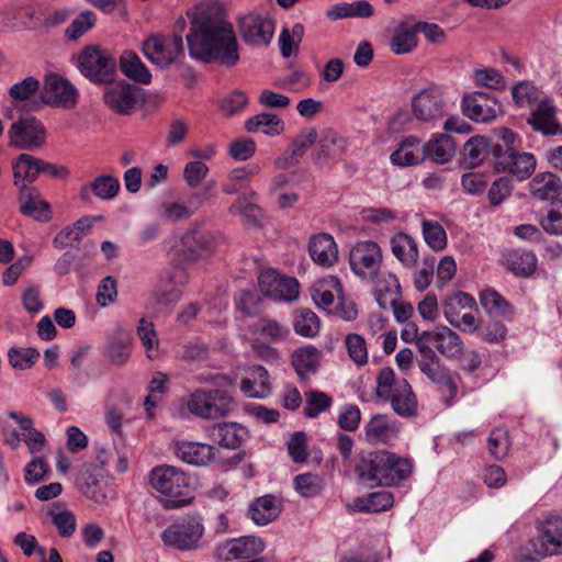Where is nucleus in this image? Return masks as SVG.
I'll return each mask as SVG.
<instances>
[{
	"mask_svg": "<svg viewBox=\"0 0 562 562\" xmlns=\"http://www.w3.org/2000/svg\"><path fill=\"white\" fill-rule=\"evenodd\" d=\"M316 140L317 145L313 155L316 165H324L328 160L340 158L348 147L347 139L333 130L323 131Z\"/></svg>",
	"mask_w": 562,
	"mask_h": 562,
	"instance_id": "obj_23",
	"label": "nucleus"
},
{
	"mask_svg": "<svg viewBox=\"0 0 562 562\" xmlns=\"http://www.w3.org/2000/svg\"><path fill=\"white\" fill-rule=\"evenodd\" d=\"M214 446L196 441H177L175 453L182 462L194 467H206L216 458Z\"/></svg>",
	"mask_w": 562,
	"mask_h": 562,
	"instance_id": "obj_21",
	"label": "nucleus"
},
{
	"mask_svg": "<svg viewBox=\"0 0 562 562\" xmlns=\"http://www.w3.org/2000/svg\"><path fill=\"white\" fill-rule=\"evenodd\" d=\"M311 258L321 267H331L338 258L337 245L331 235L322 233L310 240L308 246Z\"/></svg>",
	"mask_w": 562,
	"mask_h": 562,
	"instance_id": "obj_29",
	"label": "nucleus"
},
{
	"mask_svg": "<svg viewBox=\"0 0 562 562\" xmlns=\"http://www.w3.org/2000/svg\"><path fill=\"white\" fill-rule=\"evenodd\" d=\"M499 150V148L497 149ZM497 159H494V168L497 172H506L515 176L518 180L529 178L536 169V158L530 153L497 151Z\"/></svg>",
	"mask_w": 562,
	"mask_h": 562,
	"instance_id": "obj_16",
	"label": "nucleus"
},
{
	"mask_svg": "<svg viewBox=\"0 0 562 562\" xmlns=\"http://www.w3.org/2000/svg\"><path fill=\"white\" fill-rule=\"evenodd\" d=\"M533 198L540 201L557 199L562 192V183L558 176L551 172L538 173L529 183Z\"/></svg>",
	"mask_w": 562,
	"mask_h": 562,
	"instance_id": "obj_39",
	"label": "nucleus"
},
{
	"mask_svg": "<svg viewBox=\"0 0 562 562\" xmlns=\"http://www.w3.org/2000/svg\"><path fill=\"white\" fill-rule=\"evenodd\" d=\"M385 280L387 281V286H383L379 282L376 288H374L375 301L383 310L393 308L401 290L400 282L394 274H387Z\"/></svg>",
	"mask_w": 562,
	"mask_h": 562,
	"instance_id": "obj_54",
	"label": "nucleus"
},
{
	"mask_svg": "<svg viewBox=\"0 0 562 562\" xmlns=\"http://www.w3.org/2000/svg\"><path fill=\"white\" fill-rule=\"evenodd\" d=\"M78 68L90 81L109 83L113 78L116 63L108 50L88 46L78 57Z\"/></svg>",
	"mask_w": 562,
	"mask_h": 562,
	"instance_id": "obj_5",
	"label": "nucleus"
},
{
	"mask_svg": "<svg viewBox=\"0 0 562 562\" xmlns=\"http://www.w3.org/2000/svg\"><path fill=\"white\" fill-rule=\"evenodd\" d=\"M507 268L518 277L531 276L537 267V257L532 251L514 250L507 254Z\"/></svg>",
	"mask_w": 562,
	"mask_h": 562,
	"instance_id": "obj_47",
	"label": "nucleus"
},
{
	"mask_svg": "<svg viewBox=\"0 0 562 562\" xmlns=\"http://www.w3.org/2000/svg\"><path fill=\"white\" fill-rule=\"evenodd\" d=\"M510 441L508 432L504 428H495L487 439L490 454L496 460H502L508 454Z\"/></svg>",
	"mask_w": 562,
	"mask_h": 562,
	"instance_id": "obj_58",
	"label": "nucleus"
},
{
	"mask_svg": "<svg viewBox=\"0 0 562 562\" xmlns=\"http://www.w3.org/2000/svg\"><path fill=\"white\" fill-rule=\"evenodd\" d=\"M355 472L359 482L369 488L391 487L411 476L413 462L390 451H371L359 456Z\"/></svg>",
	"mask_w": 562,
	"mask_h": 562,
	"instance_id": "obj_2",
	"label": "nucleus"
},
{
	"mask_svg": "<svg viewBox=\"0 0 562 562\" xmlns=\"http://www.w3.org/2000/svg\"><path fill=\"white\" fill-rule=\"evenodd\" d=\"M418 368L432 383L439 384L441 387L446 389L448 392L446 403L450 405L457 396L458 384L450 371L442 366L441 360L439 359L429 363H420V367Z\"/></svg>",
	"mask_w": 562,
	"mask_h": 562,
	"instance_id": "obj_34",
	"label": "nucleus"
},
{
	"mask_svg": "<svg viewBox=\"0 0 562 562\" xmlns=\"http://www.w3.org/2000/svg\"><path fill=\"white\" fill-rule=\"evenodd\" d=\"M204 526L201 517H188L170 525L161 533L164 543L177 550H193L201 546Z\"/></svg>",
	"mask_w": 562,
	"mask_h": 562,
	"instance_id": "obj_6",
	"label": "nucleus"
},
{
	"mask_svg": "<svg viewBox=\"0 0 562 562\" xmlns=\"http://www.w3.org/2000/svg\"><path fill=\"white\" fill-rule=\"evenodd\" d=\"M245 128L249 133L261 132L268 136H277L284 131V122L276 114L263 112L248 119Z\"/></svg>",
	"mask_w": 562,
	"mask_h": 562,
	"instance_id": "obj_44",
	"label": "nucleus"
},
{
	"mask_svg": "<svg viewBox=\"0 0 562 562\" xmlns=\"http://www.w3.org/2000/svg\"><path fill=\"white\" fill-rule=\"evenodd\" d=\"M294 486L303 497H313L323 490V480L313 473L299 474L294 479Z\"/></svg>",
	"mask_w": 562,
	"mask_h": 562,
	"instance_id": "obj_59",
	"label": "nucleus"
},
{
	"mask_svg": "<svg viewBox=\"0 0 562 562\" xmlns=\"http://www.w3.org/2000/svg\"><path fill=\"white\" fill-rule=\"evenodd\" d=\"M492 145L484 136L471 137L463 146V160L470 167L479 166L491 153Z\"/></svg>",
	"mask_w": 562,
	"mask_h": 562,
	"instance_id": "obj_48",
	"label": "nucleus"
},
{
	"mask_svg": "<svg viewBox=\"0 0 562 562\" xmlns=\"http://www.w3.org/2000/svg\"><path fill=\"white\" fill-rule=\"evenodd\" d=\"M187 281L188 276L186 271L180 267H176L168 276V282L161 283L155 289L154 296L157 303L165 306L176 304L182 295L181 286L186 284Z\"/></svg>",
	"mask_w": 562,
	"mask_h": 562,
	"instance_id": "obj_28",
	"label": "nucleus"
},
{
	"mask_svg": "<svg viewBox=\"0 0 562 562\" xmlns=\"http://www.w3.org/2000/svg\"><path fill=\"white\" fill-rule=\"evenodd\" d=\"M374 13V9L367 0H358L355 2H340L333 5L326 16L333 21L346 18H370Z\"/></svg>",
	"mask_w": 562,
	"mask_h": 562,
	"instance_id": "obj_41",
	"label": "nucleus"
},
{
	"mask_svg": "<svg viewBox=\"0 0 562 562\" xmlns=\"http://www.w3.org/2000/svg\"><path fill=\"white\" fill-rule=\"evenodd\" d=\"M243 40L254 46H267L274 33V23L267 16L250 12L239 19Z\"/></svg>",
	"mask_w": 562,
	"mask_h": 562,
	"instance_id": "obj_15",
	"label": "nucleus"
},
{
	"mask_svg": "<svg viewBox=\"0 0 562 562\" xmlns=\"http://www.w3.org/2000/svg\"><path fill=\"white\" fill-rule=\"evenodd\" d=\"M322 352L312 345L297 348L292 353V366L301 380H307L318 370Z\"/></svg>",
	"mask_w": 562,
	"mask_h": 562,
	"instance_id": "obj_32",
	"label": "nucleus"
},
{
	"mask_svg": "<svg viewBox=\"0 0 562 562\" xmlns=\"http://www.w3.org/2000/svg\"><path fill=\"white\" fill-rule=\"evenodd\" d=\"M122 72L130 79L142 85H148L151 74L137 54L133 50H124L120 57Z\"/></svg>",
	"mask_w": 562,
	"mask_h": 562,
	"instance_id": "obj_42",
	"label": "nucleus"
},
{
	"mask_svg": "<svg viewBox=\"0 0 562 562\" xmlns=\"http://www.w3.org/2000/svg\"><path fill=\"white\" fill-rule=\"evenodd\" d=\"M13 120L8 131L10 145L19 149L32 148L35 145L34 112H14Z\"/></svg>",
	"mask_w": 562,
	"mask_h": 562,
	"instance_id": "obj_19",
	"label": "nucleus"
},
{
	"mask_svg": "<svg viewBox=\"0 0 562 562\" xmlns=\"http://www.w3.org/2000/svg\"><path fill=\"white\" fill-rule=\"evenodd\" d=\"M412 109L416 120L435 124L445 116L447 101L438 87L429 86L413 97Z\"/></svg>",
	"mask_w": 562,
	"mask_h": 562,
	"instance_id": "obj_9",
	"label": "nucleus"
},
{
	"mask_svg": "<svg viewBox=\"0 0 562 562\" xmlns=\"http://www.w3.org/2000/svg\"><path fill=\"white\" fill-rule=\"evenodd\" d=\"M137 336L147 351V357L153 359L154 356L150 352L157 349L159 345L154 323L145 318H140L137 326Z\"/></svg>",
	"mask_w": 562,
	"mask_h": 562,
	"instance_id": "obj_63",
	"label": "nucleus"
},
{
	"mask_svg": "<svg viewBox=\"0 0 562 562\" xmlns=\"http://www.w3.org/2000/svg\"><path fill=\"white\" fill-rule=\"evenodd\" d=\"M331 404V396L318 390H311L305 393L303 413L307 418H316L322 413L328 411Z\"/></svg>",
	"mask_w": 562,
	"mask_h": 562,
	"instance_id": "obj_55",
	"label": "nucleus"
},
{
	"mask_svg": "<svg viewBox=\"0 0 562 562\" xmlns=\"http://www.w3.org/2000/svg\"><path fill=\"white\" fill-rule=\"evenodd\" d=\"M282 509L281 503L273 495H263L256 498L248 508V517L258 526H266L274 521Z\"/></svg>",
	"mask_w": 562,
	"mask_h": 562,
	"instance_id": "obj_30",
	"label": "nucleus"
},
{
	"mask_svg": "<svg viewBox=\"0 0 562 562\" xmlns=\"http://www.w3.org/2000/svg\"><path fill=\"white\" fill-rule=\"evenodd\" d=\"M390 400L395 413L403 417H412L417 413V400L406 379H397Z\"/></svg>",
	"mask_w": 562,
	"mask_h": 562,
	"instance_id": "obj_27",
	"label": "nucleus"
},
{
	"mask_svg": "<svg viewBox=\"0 0 562 562\" xmlns=\"http://www.w3.org/2000/svg\"><path fill=\"white\" fill-rule=\"evenodd\" d=\"M342 294V286L337 277L329 276L313 284L311 295L317 306L329 308L335 301V296Z\"/></svg>",
	"mask_w": 562,
	"mask_h": 562,
	"instance_id": "obj_40",
	"label": "nucleus"
},
{
	"mask_svg": "<svg viewBox=\"0 0 562 562\" xmlns=\"http://www.w3.org/2000/svg\"><path fill=\"white\" fill-rule=\"evenodd\" d=\"M426 159L437 164L448 162L456 153V145L452 137L438 135L424 145Z\"/></svg>",
	"mask_w": 562,
	"mask_h": 562,
	"instance_id": "obj_45",
	"label": "nucleus"
},
{
	"mask_svg": "<svg viewBox=\"0 0 562 562\" xmlns=\"http://www.w3.org/2000/svg\"><path fill=\"white\" fill-rule=\"evenodd\" d=\"M13 186L18 191L20 212L25 216L35 215V158L21 154L12 161Z\"/></svg>",
	"mask_w": 562,
	"mask_h": 562,
	"instance_id": "obj_4",
	"label": "nucleus"
},
{
	"mask_svg": "<svg viewBox=\"0 0 562 562\" xmlns=\"http://www.w3.org/2000/svg\"><path fill=\"white\" fill-rule=\"evenodd\" d=\"M40 99L47 105L72 110L77 106L79 92L69 80L52 72L44 78Z\"/></svg>",
	"mask_w": 562,
	"mask_h": 562,
	"instance_id": "obj_7",
	"label": "nucleus"
},
{
	"mask_svg": "<svg viewBox=\"0 0 562 562\" xmlns=\"http://www.w3.org/2000/svg\"><path fill=\"white\" fill-rule=\"evenodd\" d=\"M207 395H210L207 406L212 411L209 419L225 417L234 409V400L226 391L218 389L209 390Z\"/></svg>",
	"mask_w": 562,
	"mask_h": 562,
	"instance_id": "obj_52",
	"label": "nucleus"
},
{
	"mask_svg": "<svg viewBox=\"0 0 562 562\" xmlns=\"http://www.w3.org/2000/svg\"><path fill=\"white\" fill-rule=\"evenodd\" d=\"M35 94V78L27 77L13 85L9 89L11 98V108L8 110V117L13 120L14 112H34L35 101L32 99Z\"/></svg>",
	"mask_w": 562,
	"mask_h": 562,
	"instance_id": "obj_25",
	"label": "nucleus"
},
{
	"mask_svg": "<svg viewBox=\"0 0 562 562\" xmlns=\"http://www.w3.org/2000/svg\"><path fill=\"white\" fill-rule=\"evenodd\" d=\"M423 236L426 244L436 251L442 250L447 246L446 231L436 221L425 220L423 222Z\"/></svg>",
	"mask_w": 562,
	"mask_h": 562,
	"instance_id": "obj_57",
	"label": "nucleus"
},
{
	"mask_svg": "<svg viewBox=\"0 0 562 562\" xmlns=\"http://www.w3.org/2000/svg\"><path fill=\"white\" fill-rule=\"evenodd\" d=\"M151 487L160 494V503L167 509L183 507L193 499L190 477L171 465L156 467L150 471Z\"/></svg>",
	"mask_w": 562,
	"mask_h": 562,
	"instance_id": "obj_3",
	"label": "nucleus"
},
{
	"mask_svg": "<svg viewBox=\"0 0 562 562\" xmlns=\"http://www.w3.org/2000/svg\"><path fill=\"white\" fill-rule=\"evenodd\" d=\"M319 327V318L313 311L302 308L296 312L293 328L297 335L313 338L318 334Z\"/></svg>",
	"mask_w": 562,
	"mask_h": 562,
	"instance_id": "obj_51",
	"label": "nucleus"
},
{
	"mask_svg": "<svg viewBox=\"0 0 562 562\" xmlns=\"http://www.w3.org/2000/svg\"><path fill=\"white\" fill-rule=\"evenodd\" d=\"M95 23V13L91 10H85L65 30V35L68 40L76 41L90 31Z\"/></svg>",
	"mask_w": 562,
	"mask_h": 562,
	"instance_id": "obj_56",
	"label": "nucleus"
},
{
	"mask_svg": "<svg viewBox=\"0 0 562 562\" xmlns=\"http://www.w3.org/2000/svg\"><path fill=\"white\" fill-rule=\"evenodd\" d=\"M142 90L124 80L110 83L103 90L104 104L114 113L131 115L137 108Z\"/></svg>",
	"mask_w": 562,
	"mask_h": 562,
	"instance_id": "obj_11",
	"label": "nucleus"
},
{
	"mask_svg": "<svg viewBox=\"0 0 562 562\" xmlns=\"http://www.w3.org/2000/svg\"><path fill=\"white\" fill-rule=\"evenodd\" d=\"M252 334H260L272 341L284 340L290 335L288 326L281 324L279 321L268 317H262L249 326Z\"/></svg>",
	"mask_w": 562,
	"mask_h": 562,
	"instance_id": "obj_49",
	"label": "nucleus"
},
{
	"mask_svg": "<svg viewBox=\"0 0 562 562\" xmlns=\"http://www.w3.org/2000/svg\"><path fill=\"white\" fill-rule=\"evenodd\" d=\"M527 123L531 126L532 131L541 133L543 136L562 135V125L557 117V109L549 101L540 102L531 111Z\"/></svg>",
	"mask_w": 562,
	"mask_h": 562,
	"instance_id": "obj_20",
	"label": "nucleus"
},
{
	"mask_svg": "<svg viewBox=\"0 0 562 562\" xmlns=\"http://www.w3.org/2000/svg\"><path fill=\"white\" fill-rule=\"evenodd\" d=\"M416 25H401L391 40V49L396 55L412 52L417 46Z\"/></svg>",
	"mask_w": 562,
	"mask_h": 562,
	"instance_id": "obj_50",
	"label": "nucleus"
},
{
	"mask_svg": "<svg viewBox=\"0 0 562 562\" xmlns=\"http://www.w3.org/2000/svg\"><path fill=\"white\" fill-rule=\"evenodd\" d=\"M425 337H428L436 350L447 359L459 358L463 351V341L460 336L451 328L440 325L432 330H425Z\"/></svg>",
	"mask_w": 562,
	"mask_h": 562,
	"instance_id": "obj_22",
	"label": "nucleus"
},
{
	"mask_svg": "<svg viewBox=\"0 0 562 562\" xmlns=\"http://www.w3.org/2000/svg\"><path fill=\"white\" fill-rule=\"evenodd\" d=\"M462 113L476 123H487L503 114L501 102L485 92L465 94L461 101Z\"/></svg>",
	"mask_w": 562,
	"mask_h": 562,
	"instance_id": "obj_12",
	"label": "nucleus"
},
{
	"mask_svg": "<svg viewBox=\"0 0 562 562\" xmlns=\"http://www.w3.org/2000/svg\"><path fill=\"white\" fill-rule=\"evenodd\" d=\"M476 305L474 297L464 292H458L448 296L442 303V311L447 322L460 328L459 316L463 310H471Z\"/></svg>",
	"mask_w": 562,
	"mask_h": 562,
	"instance_id": "obj_43",
	"label": "nucleus"
},
{
	"mask_svg": "<svg viewBox=\"0 0 562 562\" xmlns=\"http://www.w3.org/2000/svg\"><path fill=\"white\" fill-rule=\"evenodd\" d=\"M265 549L263 541L254 536L231 539L222 547L221 555L226 561L246 560L259 554Z\"/></svg>",
	"mask_w": 562,
	"mask_h": 562,
	"instance_id": "obj_24",
	"label": "nucleus"
},
{
	"mask_svg": "<svg viewBox=\"0 0 562 562\" xmlns=\"http://www.w3.org/2000/svg\"><path fill=\"white\" fill-rule=\"evenodd\" d=\"M207 200L206 193H194L189 200V205H183L178 202H164L158 207V214L161 218L169 222H179L187 220L191 216L193 206L194 210L200 207Z\"/></svg>",
	"mask_w": 562,
	"mask_h": 562,
	"instance_id": "obj_36",
	"label": "nucleus"
},
{
	"mask_svg": "<svg viewBox=\"0 0 562 562\" xmlns=\"http://www.w3.org/2000/svg\"><path fill=\"white\" fill-rule=\"evenodd\" d=\"M346 348L350 359L357 366H364L368 362L367 344L359 334H349L345 339Z\"/></svg>",
	"mask_w": 562,
	"mask_h": 562,
	"instance_id": "obj_60",
	"label": "nucleus"
},
{
	"mask_svg": "<svg viewBox=\"0 0 562 562\" xmlns=\"http://www.w3.org/2000/svg\"><path fill=\"white\" fill-rule=\"evenodd\" d=\"M473 78L476 86L494 90H503L506 88L504 77L494 68L476 69L473 72Z\"/></svg>",
	"mask_w": 562,
	"mask_h": 562,
	"instance_id": "obj_61",
	"label": "nucleus"
},
{
	"mask_svg": "<svg viewBox=\"0 0 562 562\" xmlns=\"http://www.w3.org/2000/svg\"><path fill=\"white\" fill-rule=\"evenodd\" d=\"M207 435L225 448L237 449L248 438V430L237 423H221L210 426Z\"/></svg>",
	"mask_w": 562,
	"mask_h": 562,
	"instance_id": "obj_26",
	"label": "nucleus"
},
{
	"mask_svg": "<svg viewBox=\"0 0 562 562\" xmlns=\"http://www.w3.org/2000/svg\"><path fill=\"white\" fill-rule=\"evenodd\" d=\"M209 401L210 395H207L206 390H196L188 396L187 408L193 415L209 419V416L212 414L211 408L207 406Z\"/></svg>",
	"mask_w": 562,
	"mask_h": 562,
	"instance_id": "obj_62",
	"label": "nucleus"
},
{
	"mask_svg": "<svg viewBox=\"0 0 562 562\" xmlns=\"http://www.w3.org/2000/svg\"><path fill=\"white\" fill-rule=\"evenodd\" d=\"M189 54L202 63L233 67L239 60V46L232 23L201 11L191 22L187 35Z\"/></svg>",
	"mask_w": 562,
	"mask_h": 562,
	"instance_id": "obj_1",
	"label": "nucleus"
},
{
	"mask_svg": "<svg viewBox=\"0 0 562 562\" xmlns=\"http://www.w3.org/2000/svg\"><path fill=\"white\" fill-rule=\"evenodd\" d=\"M533 552L541 558L562 554V517L553 516L543 520L532 540Z\"/></svg>",
	"mask_w": 562,
	"mask_h": 562,
	"instance_id": "obj_13",
	"label": "nucleus"
},
{
	"mask_svg": "<svg viewBox=\"0 0 562 562\" xmlns=\"http://www.w3.org/2000/svg\"><path fill=\"white\" fill-rule=\"evenodd\" d=\"M144 55L160 68H166L183 55L180 35H153L143 43Z\"/></svg>",
	"mask_w": 562,
	"mask_h": 562,
	"instance_id": "obj_8",
	"label": "nucleus"
},
{
	"mask_svg": "<svg viewBox=\"0 0 562 562\" xmlns=\"http://www.w3.org/2000/svg\"><path fill=\"white\" fill-rule=\"evenodd\" d=\"M120 181L113 176L102 175L97 177L92 182L86 183L80 189V198L87 202L90 194L93 193L101 200H112L120 191Z\"/></svg>",
	"mask_w": 562,
	"mask_h": 562,
	"instance_id": "obj_35",
	"label": "nucleus"
},
{
	"mask_svg": "<svg viewBox=\"0 0 562 562\" xmlns=\"http://www.w3.org/2000/svg\"><path fill=\"white\" fill-rule=\"evenodd\" d=\"M44 522L54 525L63 538H69L76 530L77 521L72 512L64 504L57 502L48 507L43 514Z\"/></svg>",
	"mask_w": 562,
	"mask_h": 562,
	"instance_id": "obj_33",
	"label": "nucleus"
},
{
	"mask_svg": "<svg viewBox=\"0 0 562 562\" xmlns=\"http://www.w3.org/2000/svg\"><path fill=\"white\" fill-rule=\"evenodd\" d=\"M494 135L497 138L495 144H492L491 155L493 159H497L498 149L501 154H505L507 151H517L520 148L521 138L518 134L512 131L508 127H498L495 128Z\"/></svg>",
	"mask_w": 562,
	"mask_h": 562,
	"instance_id": "obj_53",
	"label": "nucleus"
},
{
	"mask_svg": "<svg viewBox=\"0 0 562 562\" xmlns=\"http://www.w3.org/2000/svg\"><path fill=\"white\" fill-rule=\"evenodd\" d=\"M366 437L370 443H387L395 439L400 427L385 415H374L364 426Z\"/></svg>",
	"mask_w": 562,
	"mask_h": 562,
	"instance_id": "obj_31",
	"label": "nucleus"
},
{
	"mask_svg": "<svg viewBox=\"0 0 562 562\" xmlns=\"http://www.w3.org/2000/svg\"><path fill=\"white\" fill-rule=\"evenodd\" d=\"M349 262L355 274L366 280L373 279L382 263V250L373 240L359 241L350 250Z\"/></svg>",
	"mask_w": 562,
	"mask_h": 562,
	"instance_id": "obj_10",
	"label": "nucleus"
},
{
	"mask_svg": "<svg viewBox=\"0 0 562 562\" xmlns=\"http://www.w3.org/2000/svg\"><path fill=\"white\" fill-rule=\"evenodd\" d=\"M391 250L394 257L405 267L414 268L418 259L416 240L405 233H400L391 238Z\"/></svg>",
	"mask_w": 562,
	"mask_h": 562,
	"instance_id": "obj_38",
	"label": "nucleus"
},
{
	"mask_svg": "<svg viewBox=\"0 0 562 562\" xmlns=\"http://www.w3.org/2000/svg\"><path fill=\"white\" fill-rule=\"evenodd\" d=\"M393 165L401 167L413 166L426 159L424 145L416 137H407L390 157Z\"/></svg>",
	"mask_w": 562,
	"mask_h": 562,
	"instance_id": "obj_37",
	"label": "nucleus"
},
{
	"mask_svg": "<svg viewBox=\"0 0 562 562\" xmlns=\"http://www.w3.org/2000/svg\"><path fill=\"white\" fill-rule=\"evenodd\" d=\"M483 308L492 317L501 316L510 321L514 316L513 306L496 291L485 290L480 295Z\"/></svg>",
	"mask_w": 562,
	"mask_h": 562,
	"instance_id": "obj_46",
	"label": "nucleus"
},
{
	"mask_svg": "<svg viewBox=\"0 0 562 562\" xmlns=\"http://www.w3.org/2000/svg\"><path fill=\"white\" fill-rule=\"evenodd\" d=\"M316 139L317 131L314 127L302 131L292 139L289 147L274 159V167L278 169H288L296 166Z\"/></svg>",
	"mask_w": 562,
	"mask_h": 562,
	"instance_id": "obj_18",
	"label": "nucleus"
},
{
	"mask_svg": "<svg viewBox=\"0 0 562 562\" xmlns=\"http://www.w3.org/2000/svg\"><path fill=\"white\" fill-rule=\"evenodd\" d=\"M258 283L260 291L273 300L292 302L299 297L297 280L283 277L273 269L261 271Z\"/></svg>",
	"mask_w": 562,
	"mask_h": 562,
	"instance_id": "obj_14",
	"label": "nucleus"
},
{
	"mask_svg": "<svg viewBox=\"0 0 562 562\" xmlns=\"http://www.w3.org/2000/svg\"><path fill=\"white\" fill-rule=\"evenodd\" d=\"M220 241V236L210 231L192 229L180 238L178 250L186 259H193L203 254L212 252Z\"/></svg>",
	"mask_w": 562,
	"mask_h": 562,
	"instance_id": "obj_17",
	"label": "nucleus"
},
{
	"mask_svg": "<svg viewBox=\"0 0 562 562\" xmlns=\"http://www.w3.org/2000/svg\"><path fill=\"white\" fill-rule=\"evenodd\" d=\"M541 226L551 235H562V199L552 204L547 216L541 220Z\"/></svg>",
	"mask_w": 562,
	"mask_h": 562,
	"instance_id": "obj_64",
	"label": "nucleus"
}]
</instances>
